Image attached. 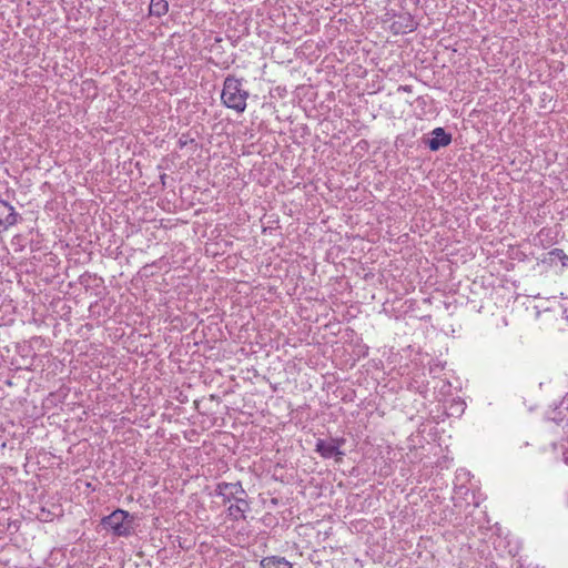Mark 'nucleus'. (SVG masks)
Returning a JSON list of instances; mask_svg holds the SVG:
<instances>
[{
	"label": "nucleus",
	"instance_id": "9",
	"mask_svg": "<svg viewBox=\"0 0 568 568\" xmlns=\"http://www.w3.org/2000/svg\"><path fill=\"white\" fill-rule=\"evenodd\" d=\"M169 11V2L166 0H150L149 16L162 18Z\"/></svg>",
	"mask_w": 568,
	"mask_h": 568
},
{
	"label": "nucleus",
	"instance_id": "17",
	"mask_svg": "<svg viewBox=\"0 0 568 568\" xmlns=\"http://www.w3.org/2000/svg\"><path fill=\"white\" fill-rule=\"evenodd\" d=\"M565 462L568 464V456L565 457Z\"/></svg>",
	"mask_w": 568,
	"mask_h": 568
},
{
	"label": "nucleus",
	"instance_id": "5",
	"mask_svg": "<svg viewBox=\"0 0 568 568\" xmlns=\"http://www.w3.org/2000/svg\"><path fill=\"white\" fill-rule=\"evenodd\" d=\"M452 142V134L446 132L444 128H436L430 132V138L425 141V144L433 152L449 145Z\"/></svg>",
	"mask_w": 568,
	"mask_h": 568
},
{
	"label": "nucleus",
	"instance_id": "4",
	"mask_svg": "<svg viewBox=\"0 0 568 568\" xmlns=\"http://www.w3.org/2000/svg\"><path fill=\"white\" fill-rule=\"evenodd\" d=\"M346 439L344 437H331L328 440L318 438L315 444V452L323 458L329 459L335 458L336 462H341L344 452L341 450V447L344 446Z\"/></svg>",
	"mask_w": 568,
	"mask_h": 568
},
{
	"label": "nucleus",
	"instance_id": "16",
	"mask_svg": "<svg viewBox=\"0 0 568 568\" xmlns=\"http://www.w3.org/2000/svg\"><path fill=\"white\" fill-rule=\"evenodd\" d=\"M165 176H166L165 174L161 175V180L165 181Z\"/></svg>",
	"mask_w": 568,
	"mask_h": 568
},
{
	"label": "nucleus",
	"instance_id": "8",
	"mask_svg": "<svg viewBox=\"0 0 568 568\" xmlns=\"http://www.w3.org/2000/svg\"><path fill=\"white\" fill-rule=\"evenodd\" d=\"M260 568H293V566L284 557L267 556L260 561Z\"/></svg>",
	"mask_w": 568,
	"mask_h": 568
},
{
	"label": "nucleus",
	"instance_id": "7",
	"mask_svg": "<svg viewBox=\"0 0 568 568\" xmlns=\"http://www.w3.org/2000/svg\"><path fill=\"white\" fill-rule=\"evenodd\" d=\"M392 28L395 33L405 34L416 30L417 22H415L410 13H403L398 16V20L393 22Z\"/></svg>",
	"mask_w": 568,
	"mask_h": 568
},
{
	"label": "nucleus",
	"instance_id": "3",
	"mask_svg": "<svg viewBox=\"0 0 568 568\" xmlns=\"http://www.w3.org/2000/svg\"><path fill=\"white\" fill-rule=\"evenodd\" d=\"M135 516L128 510L116 508L110 515L103 516L100 526L103 530L116 538H128L135 532Z\"/></svg>",
	"mask_w": 568,
	"mask_h": 568
},
{
	"label": "nucleus",
	"instance_id": "1",
	"mask_svg": "<svg viewBox=\"0 0 568 568\" xmlns=\"http://www.w3.org/2000/svg\"><path fill=\"white\" fill-rule=\"evenodd\" d=\"M214 493L216 496L222 497L224 504L232 503L227 508V515L232 520L246 519L245 514L251 510V506L241 481H221L216 485Z\"/></svg>",
	"mask_w": 568,
	"mask_h": 568
},
{
	"label": "nucleus",
	"instance_id": "13",
	"mask_svg": "<svg viewBox=\"0 0 568 568\" xmlns=\"http://www.w3.org/2000/svg\"><path fill=\"white\" fill-rule=\"evenodd\" d=\"M398 92L412 93L413 87L408 84L399 85L397 89Z\"/></svg>",
	"mask_w": 568,
	"mask_h": 568
},
{
	"label": "nucleus",
	"instance_id": "11",
	"mask_svg": "<svg viewBox=\"0 0 568 568\" xmlns=\"http://www.w3.org/2000/svg\"><path fill=\"white\" fill-rule=\"evenodd\" d=\"M549 261L554 263L556 260L561 261V264L566 266L568 264V256L561 248H554L549 253Z\"/></svg>",
	"mask_w": 568,
	"mask_h": 568
},
{
	"label": "nucleus",
	"instance_id": "6",
	"mask_svg": "<svg viewBox=\"0 0 568 568\" xmlns=\"http://www.w3.org/2000/svg\"><path fill=\"white\" fill-rule=\"evenodd\" d=\"M21 219L14 207L7 201L0 200V231H6Z\"/></svg>",
	"mask_w": 568,
	"mask_h": 568
},
{
	"label": "nucleus",
	"instance_id": "2",
	"mask_svg": "<svg viewBox=\"0 0 568 568\" xmlns=\"http://www.w3.org/2000/svg\"><path fill=\"white\" fill-rule=\"evenodd\" d=\"M245 82L243 78H236L234 74H229L223 81L221 101L223 105L234 110L236 113H243L245 111L246 102L250 98Z\"/></svg>",
	"mask_w": 568,
	"mask_h": 568
},
{
	"label": "nucleus",
	"instance_id": "10",
	"mask_svg": "<svg viewBox=\"0 0 568 568\" xmlns=\"http://www.w3.org/2000/svg\"><path fill=\"white\" fill-rule=\"evenodd\" d=\"M99 282V284H97V286H99L100 284L103 283V278L102 277H98L95 274H91L89 272H85L83 273L82 275H80L79 277V283L84 286L85 290H88L89 287H91L92 285V282Z\"/></svg>",
	"mask_w": 568,
	"mask_h": 568
},
{
	"label": "nucleus",
	"instance_id": "15",
	"mask_svg": "<svg viewBox=\"0 0 568 568\" xmlns=\"http://www.w3.org/2000/svg\"><path fill=\"white\" fill-rule=\"evenodd\" d=\"M221 41H222V39H221V38H216V39H215V42H216V43H219V42H221Z\"/></svg>",
	"mask_w": 568,
	"mask_h": 568
},
{
	"label": "nucleus",
	"instance_id": "14",
	"mask_svg": "<svg viewBox=\"0 0 568 568\" xmlns=\"http://www.w3.org/2000/svg\"><path fill=\"white\" fill-rule=\"evenodd\" d=\"M272 504L276 505L277 504V499L276 498H273L272 500Z\"/></svg>",
	"mask_w": 568,
	"mask_h": 568
},
{
	"label": "nucleus",
	"instance_id": "12",
	"mask_svg": "<svg viewBox=\"0 0 568 568\" xmlns=\"http://www.w3.org/2000/svg\"><path fill=\"white\" fill-rule=\"evenodd\" d=\"M189 144H194L195 148L197 146V144L195 142V138L192 136L190 132L182 133L178 140L179 148L183 149V148L187 146Z\"/></svg>",
	"mask_w": 568,
	"mask_h": 568
}]
</instances>
